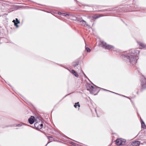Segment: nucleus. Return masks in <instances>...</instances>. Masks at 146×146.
Returning <instances> with one entry per match:
<instances>
[{
  "label": "nucleus",
  "mask_w": 146,
  "mask_h": 146,
  "mask_svg": "<svg viewBox=\"0 0 146 146\" xmlns=\"http://www.w3.org/2000/svg\"><path fill=\"white\" fill-rule=\"evenodd\" d=\"M123 56H124L125 58L129 59V62L133 64L137 62V57L134 56L133 53L131 55L129 54L128 56L126 55H122V57H123Z\"/></svg>",
  "instance_id": "obj_1"
},
{
  "label": "nucleus",
  "mask_w": 146,
  "mask_h": 146,
  "mask_svg": "<svg viewBox=\"0 0 146 146\" xmlns=\"http://www.w3.org/2000/svg\"><path fill=\"white\" fill-rule=\"evenodd\" d=\"M87 88L88 90H89L90 92L94 95L97 94L98 92V89L95 87H94L91 84L87 86Z\"/></svg>",
  "instance_id": "obj_2"
},
{
  "label": "nucleus",
  "mask_w": 146,
  "mask_h": 146,
  "mask_svg": "<svg viewBox=\"0 0 146 146\" xmlns=\"http://www.w3.org/2000/svg\"><path fill=\"white\" fill-rule=\"evenodd\" d=\"M101 46L106 49L110 50L113 48V47L111 45L108 44L106 42L102 41L100 44Z\"/></svg>",
  "instance_id": "obj_3"
},
{
  "label": "nucleus",
  "mask_w": 146,
  "mask_h": 146,
  "mask_svg": "<svg viewBox=\"0 0 146 146\" xmlns=\"http://www.w3.org/2000/svg\"><path fill=\"white\" fill-rule=\"evenodd\" d=\"M126 141L125 139L122 138L117 139L116 141V144L118 145H124Z\"/></svg>",
  "instance_id": "obj_4"
},
{
  "label": "nucleus",
  "mask_w": 146,
  "mask_h": 146,
  "mask_svg": "<svg viewBox=\"0 0 146 146\" xmlns=\"http://www.w3.org/2000/svg\"><path fill=\"white\" fill-rule=\"evenodd\" d=\"M34 125L36 128L40 129L42 127L43 124L42 123H39L36 122L35 123Z\"/></svg>",
  "instance_id": "obj_5"
},
{
  "label": "nucleus",
  "mask_w": 146,
  "mask_h": 146,
  "mask_svg": "<svg viewBox=\"0 0 146 146\" xmlns=\"http://www.w3.org/2000/svg\"><path fill=\"white\" fill-rule=\"evenodd\" d=\"M140 143V141H133L132 142L131 144L133 146H139Z\"/></svg>",
  "instance_id": "obj_6"
},
{
  "label": "nucleus",
  "mask_w": 146,
  "mask_h": 146,
  "mask_svg": "<svg viewBox=\"0 0 146 146\" xmlns=\"http://www.w3.org/2000/svg\"><path fill=\"white\" fill-rule=\"evenodd\" d=\"M141 85L142 89H144L146 88V79H144L141 82Z\"/></svg>",
  "instance_id": "obj_7"
},
{
  "label": "nucleus",
  "mask_w": 146,
  "mask_h": 146,
  "mask_svg": "<svg viewBox=\"0 0 146 146\" xmlns=\"http://www.w3.org/2000/svg\"><path fill=\"white\" fill-rule=\"evenodd\" d=\"M77 21L78 23L82 25L85 26L86 25V22L83 20H78Z\"/></svg>",
  "instance_id": "obj_8"
},
{
  "label": "nucleus",
  "mask_w": 146,
  "mask_h": 146,
  "mask_svg": "<svg viewBox=\"0 0 146 146\" xmlns=\"http://www.w3.org/2000/svg\"><path fill=\"white\" fill-rule=\"evenodd\" d=\"M16 21L15 20H14L13 21V22L14 23V25L16 27H18L19 26L17 25V24H19L20 23V21L18 20V19L17 18L16 19Z\"/></svg>",
  "instance_id": "obj_9"
},
{
  "label": "nucleus",
  "mask_w": 146,
  "mask_h": 146,
  "mask_svg": "<svg viewBox=\"0 0 146 146\" xmlns=\"http://www.w3.org/2000/svg\"><path fill=\"white\" fill-rule=\"evenodd\" d=\"M101 17V16L100 15V14H95V15H93L92 17V18L94 19H96L99 18V17Z\"/></svg>",
  "instance_id": "obj_10"
},
{
  "label": "nucleus",
  "mask_w": 146,
  "mask_h": 146,
  "mask_svg": "<svg viewBox=\"0 0 146 146\" xmlns=\"http://www.w3.org/2000/svg\"><path fill=\"white\" fill-rule=\"evenodd\" d=\"M71 72L76 77H78L79 76L78 74L77 73H76V72L74 70H72Z\"/></svg>",
  "instance_id": "obj_11"
},
{
  "label": "nucleus",
  "mask_w": 146,
  "mask_h": 146,
  "mask_svg": "<svg viewBox=\"0 0 146 146\" xmlns=\"http://www.w3.org/2000/svg\"><path fill=\"white\" fill-rule=\"evenodd\" d=\"M138 44L141 47L143 48H145L146 47V45L144 44L139 42H138Z\"/></svg>",
  "instance_id": "obj_12"
},
{
  "label": "nucleus",
  "mask_w": 146,
  "mask_h": 146,
  "mask_svg": "<svg viewBox=\"0 0 146 146\" xmlns=\"http://www.w3.org/2000/svg\"><path fill=\"white\" fill-rule=\"evenodd\" d=\"M141 127L143 128H146V126L144 122L143 121L142 119H141Z\"/></svg>",
  "instance_id": "obj_13"
},
{
  "label": "nucleus",
  "mask_w": 146,
  "mask_h": 146,
  "mask_svg": "<svg viewBox=\"0 0 146 146\" xmlns=\"http://www.w3.org/2000/svg\"><path fill=\"white\" fill-rule=\"evenodd\" d=\"M36 119H28L29 122L31 124H33Z\"/></svg>",
  "instance_id": "obj_14"
},
{
  "label": "nucleus",
  "mask_w": 146,
  "mask_h": 146,
  "mask_svg": "<svg viewBox=\"0 0 146 146\" xmlns=\"http://www.w3.org/2000/svg\"><path fill=\"white\" fill-rule=\"evenodd\" d=\"M74 106L75 108H77L78 107L79 108V107H80V105L79 102H78L77 103H75L74 105Z\"/></svg>",
  "instance_id": "obj_15"
},
{
  "label": "nucleus",
  "mask_w": 146,
  "mask_h": 146,
  "mask_svg": "<svg viewBox=\"0 0 146 146\" xmlns=\"http://www.w3.org/2000/svg\"><path fill=\"white\" fill-rule=\"evenodd\" d=\"M86 50L87 52H90L91 50L88 47H87L86 48Z\"/></svg>",
  "instance_id": "obj_16"
},
{
  "label": "nucleus",
  "mask_w": 146,
  "mask_h": 146,
  "mask_svg": "<svg viewBox=\"0 0 146 146\" xmlns=\"http://www.w3.org/2000/svg\"><path fill=\"white\" fill-rule=\"evenodd\" d=\"M78 63H77L76 62H74L73 65H74V67H75L76 65H78Z\"/></svg>",
  "instance_id": "obj_17"
},
{
  "label": "nucleus",
  "mask_w": 146,
  "mask_h": 146,
  "mask_svg": "<svg viewBox=\"0 0 146 146\" xmlns=\"http://www.w3.org/2000/svg\"><path fill=\"white\" fill-rule=\"evenodd\" d=\"M29 119H35V118L34 116H32Z\"/></svg>",
  "instance_id": "obj_18"
},
{
  "label": "nucleus",
  "mask_w": 146,
  "mask_h": 146,
  "mask_svg": "<svg viewBox=\"0 0 146 146\" xmlns=\"http://www.w3.org/2000/svg\"><path fill=\"white\" fill-rule=\"evenodd\" d=\"M48 137V138L49 139H50V138H52V137L51 136H48L47 137Z\"/></svg>",
  "instance_id": "obj_19"
},
{
  "label": "nucleus",
  "mask_w": 146,
  "mask_h": 146,
  "mask_svg": "<svg viewBox=\"0 0 146 146\" xmlns=\"http://www.w3.org/2000/svg\"><path fill=\"white\" fill-rule=\"evenodd\" d=\"M95 110V111L96 112V113H97V110L96 109Z\"/></svg>",
  "instance_id": "obj_20"
},
{
  "label": "nucleus",
  "mask_w": 146,
  "mask_h": 146,
  "mask_svg": "<svg viewBox=\"0 0 146 146\" xmlns=\"http://www.w3.org/2000/svg\"><path fill=\"white\" fill-rule=\"evenodd\" d=\"M51 141H50L48 142V143L46 145L48 144L50 142H51Z\"/></svg>",
  "instance_id": "obj_21"
},
{
  "label": "nucleus",
  "mask_w": 146,
  "mask_h": 146,
  "mask_svg": "<svg viewBox=\"0 0 146 146\" xmlns=\"http://www.w3.org/2000/svg\"><path fill=\"white\" fill-rule=\"evenodd\" d=\"M132 50H130V51L129 52H132Z\"/></svg>",
  "instance_id": "obj_22"
},
{
  "label": "nucleus",
  "mask_w": 146,
  "mask_h": 146,
  "mask_svg": "<svg viewBox=\"0 0 146 146\" xmlns=\"http://www.w3.org/2000/svg\"><path fill=\"white\" fill-rule=\"evenodd\" d=\"M18 125V126H19V125L21 126V125H20V124H19Z\"/></svg>",
  "instance_id": "obj_23"
},
{
  "label": "nucleus",
  "mask_w": 146,
  "mask_h": 146,
  "mask_svg": "<svg viewBox=\"0 0 146 146\" xmlns=\"http://www.w3.org/2000/svg\"><path fill=\"white\" fill-rule=\"evenodd\" d=\"M63 14H65V13H63Z\"/></svg>",
  "instance_id": "obj_24"
}]
</instances>
